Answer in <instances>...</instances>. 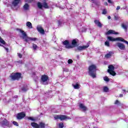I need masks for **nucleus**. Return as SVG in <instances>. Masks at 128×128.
I'll return each instance as SVG.
<instances>
[{"label":"nucleus","mask_w":128,"mask_h":128,"mask_svg":"<svg viewBox=\"0 0 128 128\" xmlns=\"http://www.w3.org/2000/svg\"><path fill=\"white\" fill-rule=\"evenodd\" d=\"M120 9V6H118L116 8V10H118Z\"/></svg>","instance_id":"obj_46"},{"label":"nucleus","mask_w":128,"mask_h":128,"mask_svg":"<svg viewBox=\"0 0 128 128\" xmlns=\"http://www.w3.org/2000/svg\"><path fill=\"white\" fill-rule=\"evenodd\" d=\"M13 124H14V126H18V122H16V121H14L12 122Z\"/></svg>","instance_id":"obj_35"},{"label":"nucleus","mask_w":128,"mask_h":128,"mask_svg":"<svg viewBox=\"0 0 128 128\" xmlns=\"http://www.w3.org/2000/svg\"><path fill=\"white\" fill-rule=\"evenodd\" d=\"M38 8H40V10H42V4L40 2H38Z\"/></svg>","instance_id":"obj_29"},{"label":"nucleus","mask_w":128,"mask_h":128,"mask_svg":"<svg viewBox=\"0 0 128 128\" xmlns=\"http://www.w3.org/2000/svg\"><path fill=\"white\" fill-rule=\"evenodd\" d=\"M108 2L109 4H114V2H112V0H108Z\"/></svg>","instance_id":"obj_41"},{"label":"nucleus","mask_w":128,"mask_h":128,"mask_svg":"<svg viewBox=\"0 0 128 128\" xmlns=\"http://www.w3.org/2000/svg\"><path fill=\"white\" fill-rule=\"evenodd\" d=\"M64 46H65L66 48H73L74 46H72V44H70L68 40H66L62 42Z\"/></svg>","instance_id":"obj_8"},{"label":"nucleus","mask_w":128,"mask_h":128,"mask_svg":"<svg viewBox=\"0 0 128 128\" xmlns=\"http://www.w3.org/2000/svg\"><path fill=\"white\" fill-rule=\"evenodd\" d=\"M104 4L105 6H108V2H104Z\"/></svg>","instance_id":"obj_51"},{"label":"nucleus","mask_w":128,"mask_h":128,"mask_svg":"<svg viewBox=\"0 0 128 128\" xmlns=\"http://www.w3.org/2000/svg\"><path fill=\"white\" fill-rule=\"evenodd\" d=\"M88 74L93 78H96V66L95 65H91L88 68Z\"/></svg>","instance_id":"obj_2"},{"label":"nucleus","mask_w":128,"mask_h":128,"mask_svg":"<svg viewBox=\"0 0 128 128\" xmlns=\"http://www.w3.org/2000/svg\"><path fill=\"white\" fill-rule=\"evenodd\" d=\"M108 68V72H109V74H112V76H116V73L114 71V66L112 65H110Z\"/></svg>","instance_id":"obj_6"},{"label":"nucleus","mask_w":128,"mask_h":128,"mask_svg":"<svg viewBox=\"0 0 128 128\" xmlns=\"http://www.w3.org/2000/svg\"><path fill=\"white\" fill-rule=\"evenodd\" d=\"M31 126H32V128H38V124L36 123V122H32Z\"/></svg>","instance_id":"obj_23"},{"label":"nucleus","mask_w":128,"mask_h":128,"mask_svg":"<svg viewBox=\"0 0 128 128\" xmlns=\"http://www.w3.org/2000/svg\"><path fill=\"white\" fill-rule=\"evenodd\" d=\"M106 34H118V32H116L114 30H109L106 32Z\"/></svg>","instance_id":"obj_15"},{"label":"nucleus","mask_w":128,"mask_h":128,"mask_svg":"<svg viewBox=\"0 0 128 128\" xmlns=\"http://www.w3.org/2000/svg\"><path fill=\"white\" fill-rule=\"evenodd\" d=\"M10 78L12 80H18L20 78H22V74L20 73H12L10 76Z\"/></svg>","instance_id":"obj_3"},{"label":"nucleus","mask_w":128,"mask_h":128,"mask_svg":"<svg viewBox=\"0 0 128 128\" xmlns=\"http://www.w3.org/2000/svg\"><path fill=\"white\" fill-rule=\"evenodd\" d=\"M22 92H26V90H28V88L26 87H23L22 88Z\"/></svg>","instance_id":"obj_34"},{"label":"nucleus","mask_w":128,"mask_h":128,"mask_svg":"<svg viewBox=\"0 0 128 128\" xmlns=\"http://www.w3.org/2000/svg\"><path fill=\"white\" fill-rule=\"evenodd\" d=\"M116 46L121 50H126V46L122 43L118 42L116 43Z\"/></svg>","instance_id":"obj_11"},{"label":"nucleus","mask_w":128,"mask_h":128,"mask_svg":"<svg viewBox=\"0 0 128 128\" xmlns=\"http://www.w3.org/2000/svg\"><path fill=\"white\" fill-rule=\"evenodd\" d=\"M41 80L42 82H48V76L44 75L42 76Z\"/></svg>","instance_id":"obj_14"},{"label":"nucleus","mask_w":128,"mask_h":128,"mask_svg":"<svg viewBox=\"0 0 128 128\" xmlns=\"http://www.w3.org/2000/svg\"><path fill=\"white\" fill-rule=\"evenodd\" d=\"M2 126H8V122L6 119H4L3 122H2Z\"/></svg>","instance_id":"obj_22"},{"label":"nucleus","mask_w":128,"mask_h":128,"mask_svg":"<svg viewBox=\"0 0 128 128\" xmlns=\"http://www.w3.org/2000/svg\"><path fill=\"white\" fill-rule=\"evenodd\" d=\"M112 56V52H109L108 54H106L105 56V58H111Z\"/></svg>","instance_id":"obj_28"},{"label":"nucleus","mask_w":128,"mask_h":128,"mask_svg":"<svg viewBox=\"0 0 128 128\" xmlns=\"http://www.w3.org/2000/svg\"><path fill=\"white\" fill-rule=\"evenodd\" d=\"M23 8L24 10H30V5H28V4H26L24 6Z\"/></svg>","instance_id":"obj_20"},{"label":"nucleus","mask_w":128,"mask_h":128,"mask_svg":"<svg viewBox=\"0 0 128 128\" xmlns=\"http://www.w3.org/2000/svg\"><path fill=\"white\" fill-rule=\"evenodd\" d=\"M77 58H80V56L78 55L77 56Z\"/></svg>","instance_id":"obj_53"},{"label":"nucleus","mask_w":128,"mask_h":128,"mask_svg":"<svg viewBox=\"0 0 128 128\" xmlns=\"http://www.w3.org/2000/svg\"><path fill=\"white\" fill-rule=\"evenodd\" d=\"M68 64H72V59H69L68 60Z\"/></svg>","instance_id":"obj_38"},{"label":"nucleus","mask_w":128,"mask_h":128,"mask_svg":"<svg viewBox=\"0 0 128 128\" xmlns=\"http://www.w3.org/2000/svg\"><path fill=\"white\" fill-rule=\"evenodd\" d=\"M102 14H106V10L104 9L102 11Z\"/></svg>","instance_id":"obj_39"},{"label":"nucleus","mask_w":128,"mask_h":128,"mask_svg":"<svg viewBox=\"0 0 128 128\" xmlns=\"http://www.w3.org/2000/svg\"><path fill=\"white\" fill-rule=\"evenodd\" d=\"M72 86L74 88V90H79V88H80V85L78 83L72 84Z\"/></svg>","instance_id":"obj_16"},{"label":"nucleus","mask_w":128,"mask_h":128,"mask_svg":"<svg viewBox=\"0 0 128 128\" xmlns=\"http://www.w3.org/2000/svg\"><path fill=\"white\" fill-rule=\"evenodd\" d=\"M18 56L20 58H22V54L20 53H18Z\"/></svg>","instance_id":"obj_40"},{"label":"nucleus","mask_w":128,"mask_h":128,"mask_svg":"<svg viewBox=\"0 0 128 128\" xmlns=\"http://www.w3.org/2000/svg\"><path fill=\"white\" fill-rule=\"evenodd\" d=\"M32 46L34 50H36L38 48V46L34 44H32Z\"/></svg>","instance_id":"obj_25"},{"label":"nucleus","mask_w":128,"mask_h":128,"mask_svg":"<svg viewBox=\"0 0 128 128\" xmlns=\"http://www.w3.org/2000/svg\"><path fill=\"white\" fill-rule=\"evenodd\" d=\"M26 26L28 28H32V24L30 22H27L26 23Z\"/></svg>","instance_id":"obj_18"},{"label":"nucleus","mask_w":128,"mask_h":128,"mask_svg":"<svg viewBox=\"0 0 128 128\" xmlns=\"http://www.w3.org/2000/svg\"><path fill=\"white\" fill-rule=\"evenodd\" d=\"M58 128H64V123L60 122L58 124Z\"/></svg>","instance_id":"obj_32"},{"label":"nucleus","mask_w":128,"mask_h":128,"mask_svg":"<svg viewBox=\"0 0 128 128\" xmlns=\"http://www.w3.org/2000/svg\"><path fill=\"white\" fill-rule=\"evenodd\" d=\"M79 106L80 109L83 112H86V110H88V108H86V106H84V104H79Z\"/></svg>","instance_id":"obj_13"},{"label":"nucleus","mask_w":128,"mask_h":128,"mask_svg":"<svg viewBox=\"0 0 128 128\" xmlns=\"http://www.w3.org/2000/svg\"><path fill=\"white\" fill-rule=\"evenodd\" d=\"M63 71L64 72H68V69L66 68H64Z\"/></svg>","instance_id":"obj_42"},{"label":"nucleus","mask_w":128,"mask_h":128,"mask_svg":"<svg viewBox=\"0 0 128 128\" xmlns=\"http://www.w3.org/2000/svg\"><path fill=\"white\" fill-rule=\"evenodd\" d=\"M36 28L38 32L40 33L41 34H44V30L42 27V26L38 25Z\"/></svg>","instance_id":"obj_10"},{"label":"nucleus","mask_w":128,"mask_h":128,"mask_svg":"<svg viewBox=\"0 0 128 128\" xmlns=\"http://www.w3.org/2000/svg\"><path fill=\"white\" fill-rule=\"evenodd\" d=\"M94 23L98 26L99 28H102V24L98 20H94Z\"/></svg>","instance_id":"obj_17"},{"label":"nucleus","mask_w":128,"mask_h":128,"mask_svg":"<svg viewBox=\"0 0 128 128\" xmlns=\"http://www.w3.org/2000/svg\"><path fill=\"white\" fill-rule=\"evenodd\" d=\"M120 98H122V96H124V94H120L119 96Z\"/></svg>","instance_id":"obj_48"},{"label":"nucleus","mask_w":128,"mask_h":128,"mask_svg":"<svg viewBox=\"0 0 128 128\" xmlns=\"http://www.w3.org/2000/svg\"><path fill=\"white\" fill-rule=\"evenodd\" d=\"M90 46V43L88 42L86 46H78L77 48V50H86V48H88Z\"/></svg>","instance_id":"obj_9"},{"label":"nucleus","mask_w":128,"mask_h":128,"mask_svg":"<svg viewBox=\"0 0 128 128\" xmlns=\"http://www.w3.org/2000/svg\"><path fill=\"white\" fill-rule=\"evenodd\" d=\"M58 26H61V24H62V22L61 21H58Z\"/></svg>","instance_id":"obj_47"},{"label":"nucleus","mask_w":128,"mask_h":128,"mask_svg":"<svg viewBox=\"0 0 128 128\" xmlns=\"http://www.w3.org/2000/svg\"><path fill=\"white\" fill-rule=\"evenodd\" d=\"M115 104H120V102L118 100H116L115 102H114Z\"/></svg>","instance_id":"obj_45"},{"label":"nucleus","mask_w":128,"mask_h":128,"mask_svg":"<svg viewBox=\"0 0 128 128\" xmlns=\"http://www.w3.org/2000/svg\"><path fill=\"white\" fill-rule=\"evenodd\" d=\"M25 2H32V0H25Z\"/></svg>","instance_id":"obj_44"},{"label":"nucleus","mask_w":128,"mask_h":128,"mask_svg":"<svg viewBox=\"0 0 128 128\" xmlns=\"http://www.w3.org/2000/svg\"><path fill=\"white\" fill-rule=\"evenodd\" d=\"M105 46H110V42L108 41H106L105 42Z\"/></svg>","instance_id":"obj_36"},{"label":"nucleus","mask_w":128,"mask_h":128,"mask_svg":"<svg viewBox=\"0 0 128 128\" xmlns=\"http://www.w3.org/2000/svg\"><path fill=\"white\" fill-rule=\"evenodd\" d=\"M104 80L105 82H110V78L107 76L104 77Z\"/></svg>","instance_id":"obj_31"},{"label":"nucleus","mask_w":128,"mask_h":128,"mask_svg":"<svg viewBox=\"0 0 128 128\" xmlns=\"http://www.w3.org/2000/svg\"><path fill=\"white\" fill-rule=\"evenodd\" d=\"M24 116H26V114H24V112H20L17 114L18 120H22L24 118Z\"/></svg>","instance_id":"obj_12"},{"label":"nucleus","mask_w":128,"mask_h":128,"mask_svg":"<svg viewBox=\"0 0 128 128\" xmlns=\"http://www.w3.org/2000/svg\"><path fill=\"white\" fill-rule=\"evenodd\" d=\"M18 62H19V64H22V60H19Z\"/></svg>","instance_id":"obj_50"},{"label":"nucleus","mask_w":128,"mask_h":128,"mask_svg":"<svg viewBox=\"0 0 128 128\" xmlns=\"http://www.w3.org/2000/svg\"><path fill=\"white\" fill-rule=\"evenodd\" d=\"M76 40H73L72 42V46H73V48H75L76 46Z\"/></svg>","instance_id":"obj_24"},{"label":"nucleus","mask_w":128,"mask_h":128,"mask_svg":"<svg viewBox=\"0 0 128 128\" xmlns=\"http://www.w3.org/2000/svg\"><path fill=\"white\" fill-rule=\"evenodd\" d=\"M108 20H110V16H108Z\"/></svg>","instance_id":"obj_52"},{"label":"nucleus","mask_w":128,"mask_h":128,"mask_svg":"<svg viewBox=\"0 0 128 128\" xmlns=\"http://www.w3.org/2000/svg\"><path fill=\"white\" fill-rule=\"evenodd\" d=\"M43 84H44V82H43Z\"/></svg>","instance_id":"obj_55"},{"label":"nucleus","mask_w":128,"mask_h":128,"mask_svg":"<svg viewBox=\"0 0 128 128\" xmlns=\"http://www.w3.org/2000/svg\"><path fill=\"white\" fill-rule=\"evenodd\" d=\"M103 90L104 92H108V88L106 86H104L103 88Z\"/></svg>","instance_id":"obj_30"},{"label":"nucleus","mask_w":128,"mask_h":128,"mask_svg":"<svg viewBox=\"0 0 128 128\" xmlns=\"http://www.w3.org/2000/svg\"><path fill=\"white\" fill-rule=\"evenodd\" d=\"M118 18L117 16H114V20H118Z\"/></svg>","instance_id":"obj_49"},{"label":"nucleus","mask_w":128,"mask_h":128,"mask_svg":"<svg viewBox=\"0 0 128 128\" xmlns=\"http://www.w3.org/2000/svg\"><path fill=\"white\" fill-rule=\"evenodd\" d=\"M20 2V0H14L11 6L12 8H13L14 10H18V8H20L18 4Z\"/></svg>","instance_id":"obj_4"},{"label":"nucleus","mask_w":128,"mask_h":128,"mask_svg":"<svg viewBox=\"0 0 128 128\" xmlns=\"http://www.w3.org/2000/svg\"><path fill=\"white\" fill-rule=\"evenodd\" d=\"M54 120H71V118L65 115H55L54 116Z\"/></svg>","instance_id":"obj_5"},{"label":"nucleus","mask_w":128,"mask_h":128,"mask_svg":"<svg viewBox=\"0 0 128 128\" xmlns=\"http://www.w3.org/2000/svg\"><path fill=\"white\" fill-rule=\"evenodd\" d=\"M46 128V124L44 123L41 122L40 123V124L38 125V128Z\"/></svg>","instance_id":"obj_21"},{"label":"nucleus","mask_w":128,"mask_h":128,"mask_svg":"<svg viewBox=\"0 0 128 128\" xmlns=\"http://www.w3.org/2000/svg\"><path fill=\"white\" fill-rule=\"evenodd\" d=\"M122 26L125 32H128V24H122Z\"/></svg>","instance_id":"obj_19"},{"label":"nucleus","mask_w":128,"mask_h":128,"mask_svg":"<svg viewBox=\"0 0 128 128\" xmlns=\"http://www.w3.org/2000/svg\"><path fill=\"white\" fill-rule=\"evenodd\" d=\"M107 38H108V40H110V42H116V41L120 42V40H122V37H118V38H114V37L110 36H108Z\"/></svg>","instance_id":"obj_7"},{"label":"nucleus","mask_w":128,"mask_h":128,"mask_svg":"<svg viewBox=\"0 0 128 128\" xmlns=\"http://www.w3.org/2000/svg\"><path fill=\"white\" fill-rule=\"evenodd\" d=\"M5 46H3L4 48L6 50V52H8V48H7V46H8V44L5 45Z\"/></svg>","instance_id":"obj_33"},{"label":"nucleus","mask_w":128,"mask_h":128,"mask_svg":"<svg viewBox=\"0 0 128 128\" xmlns=\"http://www.w3.org/2000/svg\"><path fill=\"white\" fill-rule=\"evenodd\" d=\"M92 0V2H94V0Z\"/></svg>","instance_id":"obj_54"},{"label":"nucleus","mask_w":128,"mask_h":128,"mask_svg":"<svg viewBox=\"0 0 128 128\" xmlns=\"http://www.w3.org/2000/svg\"><path fill=\"white\" fill-rule=\"evenodd\" d=\"M28 120H32V122H34L36 120H34V118L32 117H28Z\"/></svg>","instance_id":"obj_37"},{"label":"nucleus","mask_w":128,"mask_h":128,"mask_svg":"<svg viewBox=\"0 0 128 128\" xmlns=\"http://www.w3.org/2000/svg\"><path fill=\"white\" fill-rule=\"evenodd\" d=\"M19 32L22 34V36H21V38L24 40L25 42H36V38H32V37H28V35H26V33L24 32L23 30H22L20 29L18 30Z\"/></svg>","instance_id":"obj_1"},{"label":"nucleus","mask_w":128,"mask_h":128,"mask_svg":"<svg viewBox=\"0 0 128 128\" xmlns=\"http://www.w3.org/2000/svg\"><path fill=\"white\" fill-rule=\"evenodd\" d=\"M42 6L44 8H48V4L46 2L42 3Z\"/></svg>","instance_id":"obj_26"},{"label":"nucleus","mask_w":128,"mask_h":128,"mask_svg":"<svg viewBox=\"0 0 128 128\" xmlns=\"http://www.w3.org/2000/svg\"><path fill=\"white\" fill-rule=\"evenodd\" d=\"M122 92H124L123 94H126V92H128V90H122Z\"/></svg>","instance_id":"obj_43"},{"label":"nucleus","mask_w":128,"mask_h":128,"mask_svg":"<svg viewBox=\"0 0 128 128\" xmlns=\"http://www.w3.org/2000/svg\"><path fill=\"white\" fill-rule=\"evenodd\" d=\"M2 44H6V42L0 37V46Z\"/></svg>","instance_id":"obj_27"}]
</instances>
